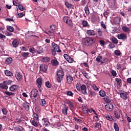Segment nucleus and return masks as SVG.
Here are the masks:
<instances>
[{"label": "nucleus", "mask_w": 131, "mask_h": 131, "mask_svg": "<svg viewBox=\"0 0 131 131\" xmlns=\"http://www.w3.org/2000/svg\"><path fill=\"white\" fill-rule=\"evenodd\" d=\"M84 44L86 47H91L96 43V38L94 37H85L84 39Z\"/></svg>", "instance_id": "nucleus-1"}, {"label": "nucleus", "mask_w": 131, "mask_h": 131, "mask_svg": "<svg viewBox=\"0 0 131 131\" xmlns=\"http://www.w3.org/2000/svg\"><path fill=\"white\" fill-rule=\"evenodd\" d=\"M13 82L11 80H6L4 81L2 83H0V89H2V90H8V85H10Z\"/></svg>", "instance_id": "nucleus-2"}, {"label": "nucleus", "mask_w": 131, "mask_h": 131, "mask_svg": "<svg viewBox=\"0 0 131 131\" xmlns=\"http://www.w3.org/2000/svg\"><path fill=\"white\" fill-rule=\"evenodd\" d=\"M56 75L57 76L56 78L57 82H61L63 80V77H64V72L62 70H59L57 71Z\"/></svg>", "instance_id": "nucleus-3"}, {"label": "nucleus", "mask_w": 131, "mask_h": 131, "mask_svg": "<svg viewBox=\"0 0 131 131\" xmlns=\"http://www.w3.org/2000/svg\"><path fill=\"white\" fill-rule=\"evenodd\" d=\"M63 20L64 22V23H66L69 26H73V23H72V20L70 18L69 16H65L63 18Z\"/></svg>", "instance_id": "nucleus-4"}, {"label": "nucleus", "mask_w": 131, "mask_h": 131, "mask_svg": "<svg viewBox=\"0 0 131 131\" xmlns=\"http://www.w3.org/2000/svg\"><path fill=\"white\" fill-rule=\"evenodd\" d=\"M114 108V106H113V104L112 103H107L105 105V110L110 112H111V111H113Z\"/></svg>", "instance_id": "nucleus-5"}, {"label": "nucleus", "mask_w": 131, "mask_h": 131, "mask_svg": "<svg viewBox=\"0 0 131 131\" xmlns=\"http://www.w3.org/2000/svg\"><path fill=\"white\" fill-rule=\"evenodd\" d=\"M52 47L53 48L52 50H55L57 53H61L62 51L60 50V48L59 47V46L57 45L55 42H52L51 44Z\"/></svg>", "instance_id": "nucleus-6"}, {"label": "nucleus", "mask_w": 131, "mask_h": 131, "mask_svg": "<svg viewBox=\"0 0 131 131\" xmlns=\"http://www.w3.org/2000/svg\"><path fill=\"white\" fill-rule=\"evenodd\" d=\"M38 95V91L36 89H33L31 92L30 97L31 98H34V99H35Z\"/></svg>", "instance_id": "nucleus-7"}, {"label": "nucleus", "mask_w": 131, "mask_h": 131, "mask_svg": "<svg viewBox=\"0 0 131 131\" xmlns=\"http://www.w3.org/2000/svg\"><path fill=\"white\" fill-rule=\"evenodd\" d=\"M39 69L41 72H46L48 70V66L42 64H40Z\"/></svg>", "instance_id": "nucleus-8"}, {"label": "nucleus", "mask_w": 131, "mask_h": 131, "mask_svg": "<svg viewBox=\"0 0 131 131\" xmlns=\"http://www.w3.org/2000/svg\"><path fill=\"white\" fill-rule=\"evenodd\" d=\"M127 92H122L120 94V97L121 99H123L124 101L127 100Z\"/></svg>", "instance_id": "nucleus-9"}, {"label": "nucleus", "mask_w": 131, "mask_h": 131, "mask_svg": "<svg viewBox=\"0 0 131 131\" xmlns=\"http://www.w3.org/2000/svg\"><path fill=\"white\" fill-rule=\"evenodd\" d=\"M86 34L87 35H89V36H95L96 32L94 30H88Z\"/></svg>", "instance_id": "nucleus-10"}, {"label": "nucleus", "mask_w": 131, "mask_h": 131, "mask_svg": "<svg viewBox=\"0 0 131 131\" xmlns=\"http://www.w3.org/2000/svg\"><path fill=\"white\" fill-rule=\"evenodd\" d=\"M29 105H30L29 103H28L27 102H24L22 104L23 107H24V108H25V110H26V111H29V109L30 108V106H29Z\"/></svg>", "instance_id": "nucleus-11"}, {"label": "nucleus", "mask_w": 131, "mask_h": 131, "mask_svg": "<svg viewBox=\"0 0 131 131\" xmlns=\"http://www.w3.org/2000/svg\"><path fill=\"white\" fill-rule=\"evenodd\" d=\"M66 78L68 83L71 84V83H72V81H73V77H72L71 75H68L66 76Z\"/></svg>", "instance_id": "nucleus-12"}, {"label": "nucleus", "mask_w": 131, "mask_h": 131, "mask_svg": "<svg viewBox=\"0 0 131 131\" xmlns=\"http://www.w3.org/2000/svg\"><path fill=\"white\" fill-rule=\"evenodd\" d=\"M81 90L83 95H86L88 94V92H86V86L85 85L83 84L81 86Z\"/></svg>", "instance_id": "nucleus-13"}, {"label": "nucleus", "mask_w": 131, "mask_h": 131, "mask_svg": "<svg viewBox=\"0 0 131 131\" xmlns=\"http://www.w3.org/2000/svg\"><path fill=\"white\" fill-rule=\"evenodd\" d=\"M117 37L119 39H126L127 38V36L124 33L118 34Z\"/></svg>", "instance_id": "nucleus-14"}, {"label": "nucleus", "mask_w": 131, "mask_h": 131, "mask_svg": "<svg viewBox=\"0 0 131 131\" xmlns=\"http://www.w3.org/2000/svg\"><path fill=\"white\" fill-rule=\"evenodd\" d=\"M67 104L69 105L70 109L71 110V111L74 109V103L73 102L70 101V100H68L67 101Z\"/></svg>", "instance_id": "nucleus-15"}, {"label": "nucleus", "mask_w": 131, "mask_h": 131, "mask_svg": "<svg viewBox=\"0 0 131 131\" xmlns=\"http://www.w3.org/2000/svg\"><path fill=\"white\" fill-rule=\"evenodd\" d=\"M120 21H121V18H120V17H116L114 19V23L116 24V25H119Z\"/></svg>", "instance_id": "nucleus-16"}, {"label": "nucleus", "mask_w": 131, "mask_h": 131, "mask_svg": "<svg viewBox=\"0 0 131 131\" xmlns=\"http://www.w3.org/2000/svg\"><path fill=\"white\" fill-rule=\"evenodd\" d=\"M36 82L38 84L37 87L38 89H40L41 88V85H42V79L41 78H39L36 80Z\"/></svg>", "instance_id": "nucleus-17"}, {"label": "nucleus", "mask_w": 131, "mask_h": 131, "mask_svg": "<svg viewBox=\"0 0 131 131\" xmlns=\"http://www.w3.org/2000/svg\"><path fill=\"white\" fill-rule=\"evenodd\" d=\"M103 100L105 103H107V104H109V103H111L112 101L111 98L108 96H105V97L103 98Z\"/></svg>", "instance_id": "nucleus-18"}, {"label": "nucleus", "mask_w": 131, "mask_h": 131, "mask_svg": "<svg viewBox=\"0 0 131 131\" xmlns=\"http://www.w3.org/2000/svg\"><path fill=\"white\" fill-rule=\"evenodd\" d=\"M12 46L13 48H17L19 46V40L18 39H14L12 41Z\"/></svg>", "instance_id": "nucleus-19"}, {"label": "nucleus", "mask_w": 131, "mask_h": 131, "mask_svg": "<svg viewBox=\"0 0 131 131\" xmlns=\"http://www.w3.org/2000/svg\"><path fill=\"white\" fill-rule=\"evenodd\" d=\"M51 63L53 66H58L59 65V61L57 59L51 60Z\"/></svg>", "instance_id": "nucleus-20"}, {"label": "nucleus", "mask_w": 131, "mask_h": 131, "mask_svg": "<svg viewBox=\"0 0 131 131\" xmlns=\"http://www.w3.org/2000/svg\"><path fill=\"white\" fill-rule=\"evenodd\" d=\"M13 62V59L11 57H8L5 60V64L7 65H9Z\"/></svg>", "instance_id": "nucleus-21"}, {"label": "nucleus", "mask_w": 131, "mask_h": 131, "mask_svg": "<svg viewBox=\"0 0 131 131\" xmlns=\"http://www.w3.org/2000/svg\"><path fill=\"white\" fill-rule=\"evenodd\" d=\"M68 111V107L64 104V106L62 108V113L64 114V115H67V112Z\"/></svg>", "instance_id": "nucleus-22"}, {"label": "nucleus", "mask_w": 131, "mask_h": 131, "mask_svg": "<svg viewBox=\"0 0 131 131\" xmlns=\"http://www.w3.org/2000/svg\"><path fill=\"white\" fill-rule=\"evenodd\" d=\"M30 53L29 52H23L21 53L22 57L24 59H27L29 57Z\"/></svg>", "instance_id": "nucleus-23"}, {"label": "nucleus", "mask_w": 131, "mask_h": 131, "mask_svg": "<svg viewBox=\"0 0 131 131\" xmlns=\"http://www.w3.org/2000/svg\"><path fill=\"white\" fill-rule=\"evenodd\" d=\"M119 112H121V111L120 110L119 111L114 112L115 116L117 119H119V118H120V114H119Z\"/></svg>", "instance_id": "nucleus-24"}, {"label": "nucleus", "mask_w": 131, "mask_h": 131, "mask_svg": "<svg viewBox=\"0 0 131 131\" xmlns=\"http://www.w3.org/2000/svg\"><path fill=\"white\" fill-rule=\"evenodd\" d=\"M15 77L17 80H21V79H22V75H21L19 72L16 73Z\"/></svg>", "instance_id": "nucleus-25"}, {"label": "nucleus", "mask_w": 131, "mask_h": 131, "mask_svg": "<svg viewBox=\"0 0 131 131\" xmlns=\"http://www.w3.org/2000/svg\"><path fill=\"white\" fill-rule=\"evenodd\" d=\"M4 72L7 76H13V73L8 70H5Z\"/></svg>", "instance_id": "nucleus-26"}, {"label": "nucleus", "mask_w": 131, "mask_h": 131, "mask_svg": "<svg viewBox=\"0 0 131 131\" xmlns=\"http://www.w3.org/2000/svg\"><path fill=\"white\" fill-rule=\"evenodd\" d=\"M17 85H15V84L12 85L9 88L10 91L11 92H15V91L17 90Z\"/></svg>", "instance_id": "nucleus-27"}, {"label": "nucleus", "mask_w": 131, "mask_h": 131, "mask_svg": "<svg viewBox=\"0 0 131 131\" xmlns=\"http://www.w3.org/2000/svg\"><path fill=\"white\" fill-rule=\"evenodd\" d=\"M42 121H43V124L45 125V126H48V125H50V122L47 119H42Z\"/></svg>", "instance_id": "nucleus-28"}, {"label": "nucleus", "mask_w": 131, "mask_h": 131, "mask_svg": "<svg viewBox=\"0 0 131 131\" xmlns=\"http://www.w3.org/2000/svg\"><path fill=\"white\" fill-rule=\"evenodd\" d=\"M45 33L48 34L49 36H54V32L51 31H44Z\"/></svg>", "instance_id": "nucleus-29"}, {"label": "nucleus", "mask_w": 131, "mask_h": 131, "mask_svg": "<svg viewBox=\"0 0 131 131\" xmlns=\"http://www.w3.org/2000/svg\"><path fill=\"white\" fill-rule=\"evenodd\" d=\"M6 28L8 31H10V32H14V30H15L14 27L10 26H7Z\"/></svg>", "instance_id": "nucleus-30"}, {"label": "nucleus", "mask_w": 131, "mask_h": 131, "mask_svg": "<svg viewBox=\"0 0 131 131\" xmlns=\"http://www.w3.org/2000/svg\"><path fill=\"white\" fill-rule=\"evenodd\" d=\"M84 11L86 15H90V9L89 8L88 5H86L85 7H84Z\"/></svg>", "instance_id": "nucleus-31"}, {"label": "nucleus", "mask_w": 131, "mask_h": 131, "mask_svg": "<svg viewBox=\"0 0 131 131\" xmlns=\"http://www.w3.org/2000/svg\"><path fill=\"white\" fill-rule=\"evenodd\" d=\"M46 100L45 99H40L39 104L40 106H43L45 107V106H46Z\"/></svg>", "instance_id": "nucleus-32"}, {"label": "nucleus", "mask_w": 131, "mask_h": 131, "mask_svg": "<svg viewBox=\"0 0 131 131\" xmlns=\"http://www.w3.org/2000/svg\"><path fill=\"white\" fill-rule=\"evenodd\" d=\"M99 95L101 97H106V93L103 90L99 91Z\"/></svg>", "instance_id": "nucleus-33"}, {"label": "nucleus", "mask_w": 131, "mask_h": 131, "mask_svg": "<svg viewBox=\"0 0 131 131\" xmlns=\"http://www.w3.org/2000/svg\"><path fill=\"white\" fill-rule=\"evenodd\" d=\"M115 81H116L117 83L119 84V85H121V83H122V80H121V79L116 78Z\"/></svg>", "instance_id": "nucleus-34"}, {"label": "nucleus", "mask_w": 131, "mask_h": 131, "mask_svg": "<svg viewBox=\"0 0 131 131\" xmlns=\"http://www.w3.org/2000/svg\"><path fill=\"white\" fill-rule=\"evenodd\" d=\"M4 94H5V95H7V96H15V93L10 92H8V91L4 92Z\"/></svg>", "instance_id": "nucleus-35"}, {"label": "nucleus", "mask_w": 131, "mask_h": 131, "mask_svg": "<svg viewBox=\"0 0 131 131\" xmlns=\"http://www.w3.org/2000/svg\"><path fill=\"white\" fill-rule=\"evenodd\" d=\"M114 128L115 131H119V127L118 126V124L117 123H114Z\"/></svg>", "instance_id": "nucleus-36"}, {"label": "nucleus", "mask_w": 131, "mask_h": 131, "mask_svg": "<svg viewBox=\"0 0 131 131\" xmlns=\"http://www.w3.org/2000/svg\"><path fill=\"white\" fill-rule=\"evenodd\" d=\"M83 27H88L89 26V23L86 20H83L82 22Z\"/></svg>", "instance_id": "nucleus-37"}, {"label": "nucleus", "mask_w": 131, "mask_h": 131, "mask_svg": "<svg viewBox=\"0 0 131 131\" xmlns=\"http://www.w3.org/2000/svg\"><path fill=\"white\" fill-rule=\"evenodd\" d=\"M122 29L124 32H128V31H129V28L126 26H123Z\"/></svg>", "instance_id": "nucleus-38"}, {"label": "nucleus", "mask_w": 131, "mask_h": 131, "mask_svg": "<svg viewBox=\"0 0 131 131\" xmlns=\"http://www.w3.org/2000/svg\"><path fill=\"white\" fill-rule=\"evenodd\" d=\"M101 126H102V124L99 122H96L95 123V127L100 129L101 128Z\"/></svg>", "instance_id": "nucleus-39"}, {"label": "nucleus", "mask_w": 131, "mask_h": 131, "mask_svg": "<svg viewBox=\"0 0 131 131\" xmlns=\"http://www.w3.org/2000/svg\"><path fill=\"white\" fill-rule=\"evenodd\" d=\"M45 85L48 88V89H51L52 88V84H51L50 81L46 82Z\"/></svg>", "instance_id": "nucleus-40"}, {"label": "nucleus", "mask_w": 131, "mask_h": 131, "mask_svg": "<svg viewBox=\"0 0 131 131\" xmlns=\"http://www.w3.org/2000/svg\"><path fill=\"white\" fill-rule=\"evenodd\" d=\"M42 60L43 62L47 63V62H49L50 61V58L49 57H45L42 58Z\"/></svg>", "instance_id": "nucleus-41"}, {"label": "nucleus", "mask_w": 131, "mask_h": 131, "mask_svg": "<svg viewBox=\"0 0 131 131\" xmlns=\"http://www.w3.org/2000/svg\"><path fill=\"white\" fill-rule=\"evenodd\" d=\"M97 34L99 36H103V32L101 29H98L97 31Z\"/></svg>", "instance_id": "nucleus-42"}, {"label": "nucleus", "mask_w": 131, "mask_h": 131, "mask_svg": "<svg viewBox=\"0 0 131 131\" xmlns=\"http://www.w3.org/2000/svg\"><path fill=\"white\" fill-rule=\"evenodd\" d=\"M34 120H36V121H38L39 120L38 115L36 113L34 114Z\"/></svg>", "instance_id": "nucleus-43"}, {"label": "nucleus", "mask_w": 131, "mask_h": 131, "mask_svg": "<svg viewBox=\"0 0 131 131\" xmlns=\"http://www.w3.org/2000/svg\"><path fill=\"white\" fill-rule=\"evenodd\" d=\"M89 94L91 96V97H95L96 96V92L93 91L92 90L89 91Z\"/></svg>", "instance_id": "nucleus-44"}, {"label": "nucleus", "mask_w": 131, "mask_h": 131, "mask_svg": "<svg viewBox=\"0 0 131 131\" xmlns=\"http://www.w3.org/2000/svg\"><path fill=\"white\" fill-rule=\"evenodd\" d=\"M112 41L113 42V43H115L116 45H117V43H118V40H117V38L115 37H113L112 38Z\"/></svg>", "instance_id": "nucleus-45"}, {"label": "nucleus", "mask_w": 131, "mask_h": 131, "mask_svg": "<svg viewBox=\"0 0 131 131\" xmlns=\"http://www.w3.org/2000/svg\"><path fill=\"white\" fill-rule=\"evenodd\" d=\"M7 38V37L6 36L2 33H0V39L2 40H5Z\"/></svg>", "instance_id": "nucleus-46"}, {"label": "nucleus", "mask_w": 131, "mask_h": 131, "mask_svg": "<svg viewBox=\"0 0 131 131\" xmlns=\"http://www.w3.org/2000/svg\"><path fill=\"white\" fill-rule=\"evenodd\" d=\"M100 25L103 29H105V30L107 29V27L106 26V25L104 24V21H101L100 23Z\"/></svg>", "instance_id": "nucleus-47"}, {"label": "nucleus", "mask_w": 131, "mask_h": 131, "mask_svg": "<svg viewBox=\"0 0 131 131\" xmlns=\"http://www.w3.org/2000/svg\"><path fill=\"white\" fill-rule=\"evenodd\" d=\"M103 59V57L101 56H98L96 57V61L97 62H102L101 60Z\"/></svg>", "instance_id": "nucleus-48"}, {"label": "nucleus", "mask_w": 131, "mask_h": 131, "mask_svg": "<svg viewBox=\"0 0 131 131\" xmlns=\"http://www.w3.org/2000/svg\"><path fill=\"white\" fill-rule=\"evenodd\" d=\"M66 61H67V62L69 63H73V58L70 56L69 58H68Z\"/></svg>", "instance_id": "nucleus-49"}, {"label": "nucleus", "mask_w": 131, "mask_h": 131, "mask_svg": "<svg viewBox=\"0 0 131 131\" xmlns=\"http://www.w3.org/2000/svg\"><path fill=\"white\" fill-rule=\"evenodd\" d=\"M106 118L107 120H110V121H113V120H114V119H113V117L111 116H107Z\"/></svg>", "instance_id": "nucleus-50"}, {"label": "nucleus", "mask_w": 131, "mask_h": 131, "mask_svg": "<svg viewBox=\"0 0 131 131\" xmlns=\"http://www.w3.org/2000/svg\"><path fill=\"white\" fill-rule=\"evenodd\" d=\"M114 53L116 56H120V55H121V52H120V50H115Z\"/></svg>", "instance_id": "nucleus-51"}, {"label": "nucleus", "mask_w": 131, "mask_h": 131, "mask_svg": "<svg viewBox=\"0 0 131 131\" xmlns=\"http://www.w3.org/2000/svg\"><path fill=\"white\" fill-rule=\"evenodd\" d=\"M92 88L93 90H94V91H96V92H99V88H98V86H97V85H96V84H94L92 85Z\"/></svg>", "instance_id": "nucleus-52"}, {"label": "nucleus", "mask_w": 131, "mask_h": 131, "mask_svg": "<svg viewBox=\"0 0 131 131\" xmlns=\"http://www.w3.org/2000/svg\"><path fill=\"white\" fill-rule=\"evenodd\" d=\"M31 123L33 125H34V126H38V123L36 122L35 120H32Z\"/></svg>", "instance_id": "nucleus-53"}, {"label": "nucleus", "mask_w": 131, "mask_h": 131, "mask_svg": "<svg viewBox=\"0 0 131 131\" xmlns=\"http://www.w3.org/2000/svg\"><path fill=\"white\" fill-rule=\"evenodd\" d=\"M109 5L110 6H111V7H114V6H115V2L114 1V0H112L110 2Z\"/></svg>", "instance_id": "nucleus-54"}, {"label": "nucleus", "mask_w": 131, "mask_h": 131, "mask_svg": "<svg viewBox=\"0 0 131 131\" xmlns=\"http://www.w3.org/2000/svg\"><path fill=\"white\" fill-rule=\"evenodd\" d=\"M108 61H109V59H108V58H103V61H101V64H104V63H107V62H108Z\"/></svg>", "instance_id": "nucleus-55"}, {"label": "nucleus", "mask_w": 131, "mask_h": 131, "mask_svg": "<svg viewBox=\"0 0 131 131\" xmlns=\"http://www.w3.org/2000/svg\"><path fill=\"white\" fill-rule=\"evenodd\" d=\"M108 47L109 49H114V48H115V45L113 43H110Z\"/></svg>", "instance_id": "nucleus-56"}, {"label": "nucleus", "mask_w": 131, "mask_h": 131, "mask_svg": "<svg viewBox=\"0 0 131 131\" xmlns=\"http://www.w3.org/2000/svg\"><path fill=\"white\" fill-rule=\"evenodd\" d=\"M67 96H69L70 97H73L74 94L71 91H68L67 92Z\"/></svg>", "instance_id": "nucleus-57"}, {"label": "nucleus", "mask_w": 131, "mask_h": 131, "mask_svg": "<svg viewBox=\"0 0 131 131\" xmlns=\"http://www.w3.org/2000/svg\"><path fill=\"white\" fill-rule=\"evenodd\" d=\"M95 116H94L93 118L96 120V121H98L99 120V117L98 116V114L97 113H95Z\"/></svg>", "instance_id": "nucleus-58"}, {"label": "nucleus", "mask_w": 131, "mask_h": 131, "mask_svg": "<svg viewBox=\"0 0 131 131\" xmlns=\"http://www.w3.org/2000/svg\"><path fill=\"white\" fill-rule=\"evenodd\" d=\"M2 112L4 115H7V114H8V110L5 108L2 109Z\"/></svg>", "instance_id": "nucleus-59"}, {"label": "nucleus", "mask_w": 131, "mask_h": 131, "mask_svg": "<svg viewBox=\"0 0 131 131\" xmlns=\"http://www.w3.org/2000/svg\"><path fill=\"white\" fill-rule=\"evenodd\" d=\"M103 15L104 17H108V16H109V12L107 11V10L104 11L103 12Z\"/></svg>", "instance_id": "nucleus-60"}, {"label": "nucleus", "mask_w": 131, "mask_h": 131, "mask_svg": "<svg viewBox=\"0 0 131 131\" xmlns=\"http://www.w3.org/2000/svg\"><path fill=\"white\" fill-rule=\"evenodd\" d=\"M111 74L113 76L115 77L117 75V73H116V71L112 70L111 72Z\"/></svg>", "instance_id": "nucleus-61"}, {"label": "nucleus", "mask_w": 131, "mask_h": 131, "mask_svg": "<svg viewBox=\"0 0 131 131\" xmlns=\"http://www.w3.org/2000/svg\"><path fill=\"white\" fill-rule=\"evenodd\" d=\"M44 51H46V52H49V51H50V46H45L44 47Z\"/></svg>", "instance_id": "nucleus-62"}, {"label": "nucleus", "mask_w": 131, "mask_h": 131, "mask_svg": "<svg viewBox=\"0 0 131 131\" xmlns=\"http://www.w3.org/2000/svg\"><path fill=\"white\" fill-rule=\"evenodd\" d=\"M29 52L32 53V54H34L35 53V49L34 48H32L29 49Z\"/></svg>", "instance_id": "nucleus-63"}, {"label": "nucleus", "mask_w": 131, "mask_h": 131, "mask_svg": "<svg viewBox=\"0 0 131 131\" xmlns=\"http://www.w3.org/2000/svg\"><path fill=\"white\" fill-rule=\"evenodd\" d=\"M100 45H101L102 47H104L105 46V41L103 40H100L99 41Z\"/></svg>", "instance_id": "nucleus-64"}]
</instances>
